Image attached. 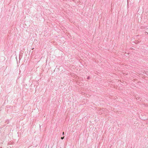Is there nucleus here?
Instances as JSON below:
<instances>
[{
	"instance_id": "f257e3e1",
	"label": "nucleus",
	"mask_w": 148,
	"mask_h": 148,
	"mask_svg": "<svg viewBox=\"0 0 148 148\" xmlns=\"http://www.w3.org/2000/svg\"><path fill=\"white\" fill-rule=\"evenodd\" d=\"M64 138V136H63V137H61V138L62 139H63Z\"/></svg>"
},
{
	"instance_id": "f03ea898",
	"label": "nucleus",
	"mask_w": 148,
	"mask_h": 148,
	"mask_svg": "<svg viewBox=\"0 0 148 148\" xmlns=\"http://www.w3.org/2000/svg\"><path fill=\"white\" fill-rule=\"evenodd\" d=\"M89 78H90V77L89 76L87 78V79H89Z\"/></svg>"
},
{
	"instance_id": "7ed1b4c3",
	"label": "nucleus",
	"mask_w": 148,
	"mask_h": 148,
	"mask_svg": "<svg viewBox=\"0 0 148 148\" xmlns=\"http://www.w3.org/2000/svg\"><path fill=\"white\" fill-rule=\"evenodd\" d=\"M64 134V132H63V133H62V135L63 136Z\"/></svg>"
}]
</instances>
